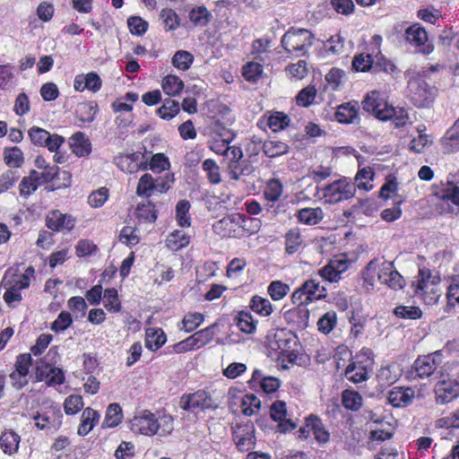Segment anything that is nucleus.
I'll return each instance as SVG.
<instances>
[{
  "label": "nucleus",
  "mask_w": 459,
  "mask_h": 459,
  "mask_svg": "<svg viewBox=\"0 0 459 459\" xmlns=\"http://www.w3.org/2000/svg\"><path fill=\"white\" fill-rule=\"evenodd\" d=\"M350 264L351 262L344 255L342 257L336 256L320 268L318 274L330 283H337L342 279V274L348 271Z\"/></svg>",
  "instance_id": "nucleus-14"
},
{
  "label": "nucleus",
  "mask_w": 459,
  "mask_h": 459,
  "mask_svg": "<svg viewBox=\"0 0 459 459\" xmlns=\"http://www.w3.org/2000/svg\"><path fill=\"white\" fill-rule=\"evenodd\" d=\"M214 233L221 238H240V227L238 224V212L224 216L212 225Z\"/></svg>",
  "instance_id": "nucleus-17"
},
{
  "label": "nucleus",
  "mask_w": 459,
  "mask_h": 459,
  "mask_svg": "<svg viewBox=\"0 0 459 459\" xmlns=\"http://www.w3.org/2000/svg\"><path fill=\"white\" fill-rule=\"evenodd\" d=\"M123 420V412L118 403H110L106 411L105 419L102 422V428H115L118 426Z\"/></svg>",
  "instance_id": "nucleus-46"
},
{
  "label": "nucleus",
  "mask_w": 459,
  "mask_h": 459,
  "mask_svg": "<svg viewBox=\"0 0 459 459\" xmlns=\"http://www.w3.org/2000/svg\"><path fill=\"white\" fill-rule=\"evenodd\" d=\"M240 407L244 415L252 416L258 412L261 407V401L254 394H247L243 396Z\"/></svg>",
  "instance_id": "nucleus-60"
},
{
  "label": "nucleus",
  "mask_w": 459,
  "mask_h": 459,
  "mask_svg": "<svg viewBox=\"0 0 459 459\" xmlns=\"http://www.w3.org/2000/svg\"><path fill=\"white\" fill-rule=\"evenodd\" d=\"M296 217L300 223L306 225H316L323 220L324 212L320 207H307L299 210Z\"/></svg>",
  "instance_id": "nucleus-43"
},
{
  "label": "nucleus",
  "mask_w": 459,
  "mask_h": 459,
  "mask_svg": "<svg viewBox=\"0 0 459 459\" xmlns=\"http://www.w3.org/2000/svg\"><path fill=\"white\" fill-rule=\"evenodd\" d=\"M185 87L184 82L175 74L166 75L161 82V88L165 94L176 97L181 94Z\"/></svg>",
  "instance_id": "nucleus-42"
},
{
  "label": "nucleus",
  "mask_w": 459,
  "mask_h": 459,
  "mask_svg": "<svg viewBox=\"0 0 459 459\" xmlns=\"http://www.w3.org/2000/svg\"><path fill=\"white\" fill-rule=\"evenodd\" d=\"M263 153L268 158H277L290 151L288 143L279 140H265L262 145Z\"/></svg>",
  "instance_id": "nucleus-39"
},
{
  "label": "nucleus",
  "mask_w": 459,
  "mask_h": 459,
  "mask_svg": "<svg viewBox=\"0 0 459 459\" xmlns=\"http://www.w3.org/2000/svg\"><path fill=\"white\" fill-rule=\"evenodd\" d=\"M264 67L256 62H247L242 66V76L247 82H256L262 76Z\"/></svg>",
  "instance_id": "nucleus-57"
},
{
  "label": "nucleus",
  "mask_w": 459,
  "mask_h": 459,
  "mask_svg": "<svg viewBox=\"0 0 459 459\" xmlns=\"http://www.w3.org/2000/svg\"><path fill=\"white\" fill-rule=\"evenodd\" d=\"M371 351L369 349H362L355 357V360L351 362L345 369V377L358 384L368 378V366L371 363Z\"/></svg>",
  "instance_id": "nucleus-8"
},
{
  "label": "nucleus",
  "mask_w": 459,
  "mask_h": 459,
  "mask_svg": "<svg viewBox=\"0 0 459 459\" xmlns=\"http://www.w3.org/2000/svg\"><path fill=\"white\" fill-rule=\"evenodd\" d=\"M103 305L109 313L116 314L121 311L122 305L117 289L108 288L104 290Z\"/></svg>",
  "instance_id": "nucleus-49"
},
{
  "label": "nucleus",
  "mask_w": 459,
  "mask_h": 459,
  "mask_svg": "<svg viewBox=\"0 0 459 459\" xmlns=\"http://www.w3.org/2000/svg\"><path fill=\"white\" fill-rule=\"evenodd\" d=\"M134 216L141 223H153L158 218V210L156 205L150 200L137 204Z\"/></svg>",
  "instance_id": "nucleus-28"
},
{
  "label": "nucleus",
  "mask_w": 459,
  "mask_h": 459,
  "mask_svg": "<svg viewBox=\"0 0 459 459\" xmlns=\"http://www.w3.org/2000/svg\"><path fill=\"white\" fill-rule=\"evenodd\" d=\"M248 307L251 311L263 317H267L273 312V306L271 301L259 295H254L251 298Z\"/></svg>",
  "instance_id": "nucleus-40"
},
{
  "label": "nucleus",
  "mask_w": 459,
  "mask_h": 459,
  "mask_svg": "<svg viewBox=\"0 0 459 459\" xmlns=\"http://www.w3.org/2000/svg\"><path fill=\"white\" fill-rule=\"evenodd\" d=\"M72 152L77 157H87L91 152V143L83 132L78 131L69 138Z\"/></svg>",
  "instance_id": "nucleus-26"
},
{
  "label": "nucleus",
  "mask_w": 459,
  "mask_h": 459,
  "mask_svg": "<svg viewBox=\"0 0 459 459\" xmlns=\"http://www.w3.org/2000/svg\"><path fill=\"white\" fill-rule=\"evenodd\" d=\"M204 321V316L199 312H188L182 319L180 330L191 333L199 327Z\"/></svg>",
  "instance_id": "nucleus-59"
},
{
  "label": "nucleus",
  "mask_w": 459,
  "mask_h": 459,
  "mask_svg": "<svg viewBox=\"0 0 459 459\" xmlns=\"http://www.w3.org/2000/svg\"><path fill=\"white\" fill-rule=\"evenodd\" d=\"M42 186L39 178H38V171L31 169L28 176L22 178L19 185V192L21 196L27 198L33 194L39 186Z\"/></svg>",
  "instance_id": "nucleus-38"
},
{
  "label": "nucleus",
  "mask_w": 459,
  "mask_h": 459,
  "mask_svg": "<svg viewBox=\"0 0 459 459\" xmlns=\"http://www.w3.org/2000/svg\"><path fill=\"white\" fill-rule=\"evenodd\" d=\"M316 94V85L309 84L298 92L296 95V104L299 107L308 108L315 103Z\"/></svg>",
  "instance_id": "nucleus-53"
},
{
  "label": "nucleus",
  "mask_w": 459,
  "mask_h": 459,
  "mask_svg": "<svg viewBox=\"0 0 459 459\" xmlns=\"http://www.w3.org/2000/svg\"><path fill=\"white\" fill-rule=\"evenodd\" d=\"M436 401L437 403L446 404L459 395V383L443 374L435 385Z\"/></svg>",
  "instance_id": "nucleus-16"
},
{
  "label": "nucleus",
  "mask_w": 459,
  "mask_h": 459,
  "mask_svg": "<svg viewBox=\"0 0 459 459\" xmlns=\"http://www.w3.org/2000/svg\"><path fill=\"white\" fill-rule=\"evenodd\" d=\"M211 18V13L204 5L195 7L189 12V19L195 25L206 26Z\"/></svg>",
  "instance_id": "nucleus-63"
},
{
  "label": "nucleus",
  "mask_w": 459,
  "mask_h": 459,
  "mask_svg": "<svg viewBox=\"0 0 459 459\" xmlns=\"http://www.w3.org/2000/svg\"><path fill=\"white\" fill-rule=\"evenodd\" d=\"M296 307L290 309L287 313L288 319L296 324L299 327H306L309 320V310L307 305H295Z\"/></svg>",
  "instance_id": "nucleus-45"
},
{
  "label": "nucleus",
  "mask_w": 459,
  "mask_h": 459,
  "mask_svg": "<svg viewBox=\"0 0 459 459\" xmlns=\"http://www.w3.org/2000/svg\"><path fill=\"white\" fill-rule=\"evenodd\" d=\"M270 417L271 419L278 422V430L281 433H286L296 429L297 425L295 422L287 419V406L286 403L281 400H276L270 406Z\"/></svg>",
  "instance_id": "nucleus-20"
},
{
  "label": "nucleus",
  "mask_w": 459,
  "mask_h": 459,
  "mask_svg": "<svg viewBox=\"0 0 459 459\" xmlns=\"http://www.w3.org/2000/svg\"><path fill=\"white\" fill-rule=\"evenodd\" d=\"M167 342V335L161 328H148L145 333V346L152 351H156Z\"/></svg>",
  "instance_id": "nucleus-36"
},
{
  "label": "nucleus",
  "mask_w": 459,
  "mask_h": 459,
  "mask_svg": "<svg viewBox=\"0 0 459 459\" xmlns=\"http://www.w3.org/2000/svg\"><path fill=\"white\" fill-rule=\"evenodd\" d=\"M375 118L381 121L394 120L396 127L403 126L408 120L407 115H397V111L392 104H389L384 97L375 91Z\"/></svg>",
  "instance_id": "nucleus-12"
},
{
  "label": "nucleus",
  "mask_w": 459,
  "mask_h": 459,
  "mask_svg": "<svg viewBox=\"0 0 459 459\" xmlns=\"http://www.w3.org/2000/svg\"><path fill=\"white\" fill-rule=\"evenodd\" d=\"M155 191V179L149 174H143L137 184L136 194L138 196L149 198Z\"/></svg>",
  "instance_id": "nucleus-58"
},
{
  "label": "nucleus",
  "mask_w": 459,
  "mask_h": 459,
  "mask_svg": "<svg viewBox=\"0 0 459 459\" xmlns=\"http://www.w3.org/2000/svg\"><path fill=\"white\" fill-rule=\"evenodd\" d=\"M362 396L357 391L346 389L342 393V403L349 411H359L362 406Z\"/></svg>",
  "instance_id": "nucleus-50"
},
{
  "label": "nucleus",
  "mask_w": 459,
  "mask_h": 459,
  "mask_svg": "<svg viewBox=\"0 0 459 459\" xmlns=\"http://www.w3.org/2000/svg\"><path fill=\"white\" fill-rule=\"evenodd\" d=\"M28 135L33 145L46 147L51 152H56L65 141L62 135L50 134L48 130L37 126L29 129Z\"/></svg>",
  "instance_id": "nucleus-9"
},
{
  "label": "nucleus",
  "mask_w": 459,
  "mask_h": 459,
  "mask_svg": "<svg viewBox=\"0 0 459 459\" xmlns=\"http://www.w3.org/2000/svg\"><path fill=\"white\" fill-rule=\"evenodd\" d=\"M159 428L155 414L148 410L135 414L130 420V429L136 434L151 437L157 433Z\"/></svg>",
  "instance_id": "nucleus-11"
},
{
  "label": "nucleus",
  "mask_w": 459,
  "mask_h": 459,
  "mask_svg": "<svg viewBox=\"0 0 459 459\" xmlns=\"http://www.w3.org/2000/svg\"><path fill=\"white\" fill-rule=\"evenodd\" d=\"M283 194V185L278 178H271L266 181L263 192L264 198L268 203L277 202Z\"/></svg>",
  "instance_id": "nucleus-44"
},
{
  "label": "nucleus",
  "mask_w": 459,
  "mask_h": 459,
  "mask_svg": "<svg viewBox=\"0 0 459 459\" xmlns=\"http://www.w3.org/2000/svg\"><path fill=\"white\" fill-rule=\"evenodd\" d=\"M439 283V275L432 274L429 269H420L414 290L415 295L420 297L425 304L434 305L441 296V291L438 288Z\"/></svg>",
  "instance_id": "nucleus-5"
},
{
  "label": "nucleus",
  "mask_w": 459,
  "mask_h": 459,
  "mask_svg": "<svg viewBox=\"0 0 459 459\" xmlns=\"http://www.w3.org/2000/svg\"><path fill=\"white\" fill-rule=\"evenodd\" d=\"M306 427L313 432L315 439L321 444L327 443L330 433L325 429L322 420L316 414H310L306 418Z\"/></svg>",
  "instance_id": "nucleus-27"
},
{
  "label": "nucleus",
  "mask_w": 459,
  "mask_h": 459,
  "mask_svg": "<svg viewBox=\"0 0 459 459\" xmlns=\"http://www.w3.org/2000/svg\"><path fill=\"white\" fill-rule=\"evenodd\" d=\"M443 354L440 351L419 356L407 372L411 380L438 379L444 374Z\"/></svg>",
  "instance_id": "nucleus-3"
},
{
  "label": "nucleus",
  "mask_w": 459,
  "mask_h": 459,
  "mask_svg": "<svg viewBox=\"0 0 459 459\" xmlns=\"http://www.w3.org/2000/svg\"><path fill=\"white\" fill-rule=\"evenodd\" d=\"M98 110L96 102L81 103L76 109V118L83 123H91L94 120Z\"/></svg>",
  "instance_id": "nucleus-56"
},
{
  "label": "nucleus",
  "mask_w": 459,
  "mask_h": 459,
  "mask_svg": "<svg viewBox=\"0 0 459 459\" xmlns=\"http://www.w3.org/2000/svg\"><path fill=\"white\" fill-rule=\"evenodd\" d=\"M4 160L9 168H21L24 163L22 149L17 146L5 148L4 150Z\"/></svg>",
  "instance_id": "nucleus-51"
},
{
  "label": "nucleus",
  "mask_w": 459,
  "mask_h": 459,
  "mask_svg": "<svg viewBox=\"0 0 459 459\" xmlns=\"http://www.w3.org/2000/svg\"><path fill=\"white\" fill-rule=\"evenodd\" d=\"M191 241V237L186 232L180 230H175L166 238V247L173 251L177 252L186 247Z\"/></svg>",
  "instance_id": "nucleus-37"
},
{
  "label": "nucleus",
  "mask_w": 459,
  "mask_h": 459,
  "mask_svg": "<svg viewBox=\"0 0 459 459\" xmlns=\"http://www.w3.org/2000/svg\"><path fill=\"white\" fill-rule=\"evenodd\" d=\"M50 449L56 455V459H79L76 446L65 436H58Z\"/></svg>",
  "instance_id": "nucleus-24"
},
{
  "label": "nucleus",
  "mask_w": 459,
  "mask_h": 459,
  "mask_svg": "<svg viewBox=\"0 0 459 459\" xmlns=\"http://www.w3.org/2000/svg\"><path fill=\"white\" fill-rule=\"evenodd\" d=\"M234 321L238 328L245 333H255L258 323V321L254 318L251 312L247 310L238 311Z\"/></svg>",
  "instance_id": "nucleus-41"
},
{
  "label": "nucleus",
  "mask_w": 459,
  "mask_h": 459,
  "mask_svg": "<svg viewBox=\"0 0 459 459\" xmlns=\"http://www.w3.org/2000/svg\"><path fill=\"white\" fill-rule=\"evenodd\" d=\"M35 270L30 265L25 269L24 273H19L17 269L8 268L2 279V282L11 285L20 290H26L30 285V280L34 277Z\"/></svg>",
  "instance_id": "nucleus-19"
},
{
  "label": "nucleus",
  "mask_w": 459,
  "mask_h": 459,
  "mask_svg": "<svg viewBox=\"0 0 459 459\" xmlns=\"http://www.w3.org/2000/svg\"><path fill=\"white\" fill-rule=\"evenodd\" d=\"M215 325H209L202 330L194 333L189 336L195 350L204 347L213 340V328Z\"/></svg>",
  "instance_id": "nucleus-47"
},
{
  "label": "nucleus",
  "mask_w": 459,
  "mask_h": 459,
  "mask_svg": "<svg viewBox=\"0 0 459 459\" xmlns=\"http://www.w3.org/2000/svg\"><path fill=\"white\" fill-rule=\"evenodd\" d=\"M290 123V118L281 111H268L257 122V126L263 128L268 126L273 133L286 129Z\"/></svg>",
  "instance_id": "nucleus-22"
},
{
  "label": "nucleus",
  "mask_w": 459,
  "mask_h": 459,
  "mask_svg": "<svg viewBox=\"0 0 459 459\" xmlns=\"http://www.w3.org/2000/svg\"><path fill=\"white\" fill-rule=\"evenodd\" d=\"M405 40L416 48L419 53L429 55L434 50V46L429 42L426 30L419 23H415L405 30Z\"/></svg>",
  "instance_id": "nucleus-13"
},
{
  "label": "nucleus",
  "mask_w": 459,
  "mask_h": 459,
  "mask_svg": "<svg viewBox=\"0 0 459 459\" xmlns=\"http://www.w3.org/2000/svg\"><path fill=\"white\" fill-rule=\"evenodd\" d=\"M238 224L240 227V238L249 237L256 233L260 229V221L256 218L248 217L243 213H238Z\"/></svg>",
  "instance_id": "nucleus-48"
},
{
  "label": "nucleus",
  "mask_w": 459,
  "mask_h": 459,
  "mask_svg": "<svg viewBox=\"0 0 459 459\" xmlns=\"http://www.w3.org/2000/svg\"><path fill=\"white\" fill-rule=\"evenodd\" d=\"M358 114L357 102H345L337 107L334 116L340 124H351L357 118Z\"/></svg>",
  "instance_id": "nucleus-35"
},
{
  "label": "nucleus",
  "mask_w": 459,
  "mask_h": 459,
  "mask_svg": "<svg viewBox=\"0 0 459 459\" xmlns=\"http://www.w3.org/2000/svg\"><path fill=\"white\" fill-rule=\"evenodd\" d=\"M380 71L391 75H394L399 73V70L393 60L381 53H378L375 55V72Z\"/></svg>",
  "instance_id": "nucleus-62"
},
{
  "label": "nucleus",
  "mask_w": 459,
  "mask_h": 459,
  "mask_svg": "<svg viewBox=\"0 0 459 459\" xmlns=\"http://www.w3.org/2000/svg\"><path fill=\"white\" fill-rule=\"evenodd\" d=\"M231 437L239 452H249L255 447V427L252 420L237 421L231 424Z\"/></svg>",
  "instance_id": "nucleus-6"
},
{
  "label": "nucleus",
  "mask_w": 459,
  "mask_h": 459,
  "mask_svg": "<svg viewBox=\"0 0 459 459\" xmlns=\"http://www.w3.org/2000/svg\"><path fill=\"white\" fill-rule=\"evenodd\" d=\"M372 180L373 169L371 167L359 169L355 176V184L345 178L328 184L323 192L325 203L335 204L349 200L354 196L356 188L369 191L373 187V185L370 184Z\"/></svg>",
  "instance_id": "nucleus-1"
},
{
  "label": "nucleus",
  "mask_w": 459,
  "mask_h": 459,
  "mask_svg": "<svg viewBox=\"0 0 459 459\" xmlns=\"http://www.w3.org/2000/svg\"><path fill=\"white\" fill-rule=\"evenodd\" d=\"M314 35L307 29L290 28L281 38L285 51L297 57L304 56L313 44Z\"/></svg>",
  "instance_id": "nucleus-4"
},
{
  "label": "nucleus",
  "mask_w": 459,
  "mask_h": 459,
  "mask_svg": "<svg viewBox=\"0 0 459 459\" xmlns=\"http://www.w3.org/2000/svg\"><path fill=\"white\" fill-rule=\"evenodd\" d=\"M303 245V238L299 228L288 230L284 235V251L287 255L296 254Z\"/></svg>",
  "instance_id": "nucleus-34"
},
{
  "label": "nucleus",
  "mask_w": 459,
  "mask_h": 459,
  "mask_svg": "<svg viewBox=\"0 0 459 459\" xmlns=\"http://www.w3.org/2000/svg\"><path fill=\"white\" fill-rule=\"evenodd\" d=\"M189 201L183 199L178 202L176 205V221L179 227L188 228L191 226V217L189 215L190 210Z\"/></svg>",
  "instance_id": "nucleus-54"
},
{
  "label": "nucleus",
  "mask_w": 459,
  "mask_h": 459,
  "mask_svg": "<svg viewBox=\"0 0 459 459\" xmlns=\"http://www.w3.org/2000/svg\"><path fill=\"white\" fill-rule=\"evenodd\" d=\"M378 281L394 290L403 289L405 281L403 276L394 268L393 263L385 262L383 268L377 274Z\"/></svg>",
  "instance_id": "nucleus-23"
},
{
  "label": "nucleus",
  "mask_w": 459,
  "mask_h": 459,
  "mask_svg": "<svg viewBox=\"0 0 459 459\" xmlns=\"http://www.w3.org/2000/svg\"><path fill=\"white\" fill-rule=\"evenodd\" d=\"M291 340L286 337V333L283 331H280L274 333L273 337L269 341V348L275 351L278 358L280 356L290 357L291 355Z\"/></svg>",
  "instance_id": "nucleus-29"
},
{
  "label": "nucleus",
  "mask_w": 459,
  "mask_h": 459,
  "mask_svg": "<svg viewBox=\"0 0 459 459\" xmlns=\"http://www.w3.org/2000/svg\"><path fill=\"white\" fill-rule=\"evenodd\" d=\"M57 346H53L48 350L45 356L37 359L34 368V374L38 382L44 381L46 383V380L51 372V368L57 363Z\"/></svg>",
  "instance_id": "nucleus-21"
},
{
  "label": "nucleus",
  "mask_w": 459,
  "mask_h": 459,
  "mask_svg": "<svg viewBox=\"0 0 459 459\" xmlns=\"http://www.w3.org/2000/svg\"><path fill=\"white\" fill-rule=\"evenodd\" d=\"M211 395L203 390L192 394H183L179 401V407L186 411H204L213 408Z\"/></svg>",
  "instance_id": "nucleus-10"
},
{
  "label": "nucleus",
  "mask_w": 459,
  "mask_h": 459,
  "mask_svg": "<svg viewBox=\"0 0 459 459\" xmlns=\"http://www.w3.org/2000/svg\"><path fill=\"white\" fill-rule=\"evenodd\" d=\"M437 195L445 201L451 202L453 204L459 206V186L454 183H447L442 187Z\"/></svg>",
  "instance_id": "nucleus-64"
},
{
  "label": "nucleus",
  "mask_w": 459,
  "mask_h": 459,
  "mask_svg": "<svg viewBox=\"0 0 459 459\" xmlns=\"http://www.w3.org/2000/svg\"><path fill=\"white\" fill-rule=\"evenodd\" d=\"M404 75L407 99L417 108H429L436 99L437 89L425 81L426 71L408 69Z\"/></svg>",
  "instance_id": "nucleus-2"
},
{
  "label": "nucleus",
  "mask_w": 459,
  "mask_h": 459,
  "mask_svg": "<svg viewBox=\"0 0 459 459\" xmlns=\"http://www.w3.org/2000/svg\"><path fill=\"white\" fill-rule=\"evenodd\" d=\"M401 376L399 366L395 363L382 367L377 374L379 387L391 385L395 383Z\"/></svg>",
  "instance_id": "nucleus-32"
},
{
  "label": "nucleus",
  "mask_w": 459,
  "mask_h": 459,
  "mask_svg": "<svg viewBox=\"0 0 459 459\" xmlns=\"http://www.w3.org/2000/svg\"><path fill=\"white\" fill-rule=\"evenodd\" d=\"M194 55L186 50H178L171 58L172 65L180 71H187L194 63Z\"/></svg>",
  "instance_id": "nucleus-55"
},
{
  "label": "nucleus",
  "mask_w": 459,
  "mask_h": 459,
  "mask_svg": "<svg viewBox=\"0 0 459 459\" xmlns=\"http://www.w3.org/2000/svg\"><path fill=\"white\" fill-rule=\"evenodd\" d=\"M63 414L59 409L49 408L33 416L35 426L41 430H56L62 425Z\"/></svg>",
  "instance_id": "nucleus-18"
},
{
  "label": "nucleus",
  "mask_w": 459,
  "mask_h": 459,
  "mask_svg": "<svg viewBox=\"0 0 459 459\" xmlns=\"http://www.w3.org/2000/svg\"><path fill=\"white\" fill-rule=\"evenodd\" d=\"M352 70L355 72L366 73L373 67V56L369 53H359L353 57L351 63Z\"/></svg>",
  "instance_id": "nucleus-61"
},
{
  "label": "nucleus",
  "mask_w": 459,
  "mask_h": 459,
  "mask_svg": "<svg viewBox=\"0 0 459 459\" xmlns=\"http://www.w3.org/2000/svg\"><path fill=\"white\" fill-rule=\"evenodd\" d=\"M99 420L100 414L97 411L91 407L85 408L81 416V422L77 429V434L81 437L86 436L98 424Z\"/></svg>",
  "instance_id": "nucleus-30"
},
{
  "label": "nucleus",
  "mask_w": 459,
  "mask_h": 459,
  "mask_svg": "<svg viewBox=\"0 0 459 459\" xmlns=\"http://www.w3.org/2000/svg\"><path fill=\"white\" fill-rule=\"evenodd\" d=\"M180 111L179 102L170 98L163 101L161 107L156 110V114L163 120H170Z\"/></svg>",
  "instance_id": "nucleus-52"
},
{
  "label": "nucleus",
  "mask_w": 459,
  "mask_h": 459,
  "mask_svg": "<svg viewBox=\"0 0 459 459\" xmlns=\"http://www.w3.org/2000/svg\"><path fill=\"white\" fill-rule=\"evenodd\" d=\"M415 392L411 387L396 386L388 392V402L394 407H405L414 399Z\"/></svg>",
  "instance_id": "nucleus-25"
},
{
  "label": "nucleus",
  "mask_w": 459,
  "mask_h": 459,
  "mask_svg": "<svg viewBox=\"0 0 459 459\" xmlns=\"http://www.w3.org/2000/svg\"><path fill=\"white\" fill-rule=\"evenodd\" d=\"M21 437L12 429H5L0 435V448L5 455H13L18 452Z\"/></svg>",
  "instance_id": "nucleus-31"
},
{
  "label": "nucleus",
  "mask_w": 459,
  "mask_h": 459,
  "mask_svg": "<svg viewBox=\"0 0 459 459\" xmlns=\"http://www.w3.org/2000/svg\"><path fill=\"white\" fill-rule=\"evenodd\" d=\"M76 224V219L69 213H63L54 209L48 212L45 219L46 227L55 232L72 231Z\"/></svg>",
  "instance_id": "nucleus-15"
},
{
  "label": "nucleus",
  "mask_w": 459,
  "mask_h": 459,
  "mask_svg": "<svg viewBox=\"0 0 459 459\" xmlns=\"http://www.w3.org/2000/svg\"><path fill=\"white\" fill-rule=\"evenodd\" d=\"M441 144L446 152L452 153L459 151V117L446 131L441 139Z\"/></svg>",
  "instance_id": "nucleus-33"
},
{
  "label": "nucleus",
  "mask_w": 459,
  "mask_h": 459,
  "mask_svg": "<svg viewBox=\"0 0 459 459\" xmlns=\"http://www.w3.org/2000/svg\"><path fill=\"white\" fill-rule=\"evenodd\" d=\"M326 297L325 287L320 286L315 279H308L292 292L291 302L293 305H308L325 299Z\"/></svg>",
  "instance_id": "nucleus-7"
}]
</instances>
